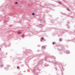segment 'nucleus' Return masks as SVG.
Masks as SVG:
<instances>
[{"instance_id":"f257e3e1","label":"nucleus","mask_w":75,"mask_h":75,"mask_svg":"<svg viewBox=\"0 0 75 75\" xmlns=\"http://www.w3.org/2000/svg\"><path fill=\"white\" fill-rule=\"evenodd\" d=\"M21 31H18L17 32V34H21Z\"/></svg>"},{"instance_id":"f03ea898","label":"nucleus","mask_w":75,"mask_h":75,"mask_svg":"<svg viewBox=\"0 0 75 75\" xmlns=\"http://www.w3.org/2000/svg\"><path fill=\"white\" fill-rule=\"evenodd\" d=\"M43 47H44V49H45V46H43L42 47V49H44V48H43Z\"/></svg>"},{"instance_id":"7ed1b4c3","label":"nucleus","mask_w":75,"mask_h":75,"mask_svg":"<svg viewBox=\"0 0 75 75\" xmlns=\"http://www.w3.org/2000/svg\"><path fill=\"white\" fill-rule=\"evenodd\" d=\"M54 44H55V42H53V45H54Z\"/></svg>"},{"instance_id":"20e7f679","label":"nucleus","mask_w":75,"mask_h":75,"mask_svg":"<svg viewBox=\"0 0 75 75\" xmlns=\"http://www.w3.org/2000/svg\"><path fill=\"white\" fill-rule=\"evenodd\" d=\"M35 13H32V15H35Z\"/></svg>"},{"instance_id":"39448f33","label":"nucleus","mask_w":75,"mask_h":75,"mask_svg":"<svg viewBox=\"0 0 75 75\" xmlns=\"http://www.w3.org/2000/svg\"><path fill=\"white\" fill-rule=\"evenodd\" d=\"M24 37V35H22V37Z\"/></svg>"},{"instance_id":"423d86ee","label":"nucleus","mask_w":75,"mask_h":75,"mask_svg":"<svg viewBox=\"0 0 75 75\" xmlns=\"http://www.w3.org/2000/svg\"><path fill=\"white\" fill-rule=\"evenodd\" d=\"M59 40H60V41H61V40H62L61 39H59Z\"/></svg>"},{"instance_id":"0eeeda50","label":"nucleus","mask_w":75,"mask_h":75,"mask_svg":"<svg viewBox=\"0 0 75 75\" xmlns=\"http://www.w3.org/2000/svg\"><path fill=\"white\" fill-rule=\"evenodd\" d=\"M17 3H18L17 2H15V4H17Z\"/></svg>"},{"instance_id":"6e6552de","label":"nucleus","mask_w":75,"mask_h":75,"mask_svg":"<svg viewBox=\"0 0 75 75\" xmlns=\"http://www.w3.org/2000/svg\"><path fill=\"white\" fill-rule=\"evenodd\" d=\"M17 68L18 69H19V67H18Z\"/></svg>"},{"instance_id":"1a4fd4ad","label":"nucleus","mask_w":75,"mask_h":75,"mask_svg":"<svg viewBox=\"0 0 75 75\" xmlns=\"http://www.w3.org/2000/svg\"><path fill=\"white\" fill-rule=\"evenodd\" d=\"M44 39V38H42V40H43Z\"/></svg>"},{"instance_id":"9d476101","label":"nucleus","mask_w":75,"mask_h":75,"mask_svg":"<svg viewBox=\"0 0 75 75\" xmlns=\"http://www.w3.org/2000/svg\"><path fill=\"white\" fill-rule=\"evenodd\" d=\"M69 11V10H68V9H67Z\"/></svg>"},{"instance_id":"9b49d317","label":"nucleus","mask_w":75,"mask_h":75,"mask_svg":"<svg viewBox=\"0 0 75 75\" xmlns=\"http://www.w3.org/2000/svg\"><path fill=\"white\" fill-rule=\"evenodd\" d=\"M43 48H44V47H43Z\"/></svg>"}]
</instances>
